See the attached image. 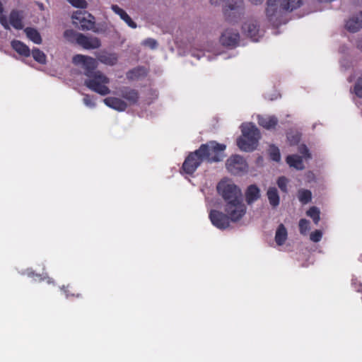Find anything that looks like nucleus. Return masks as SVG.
Listing matches in <instances>:
<instances>
[{"label": "nucleus", "instance_id": "nucleus-44", "mask_svg": "<svg viewBox=\"0 0 362 362\" xmlns=\"http://www.w3.org/2000/svg\"><path fill=\"white\" fill-rule=\"evenodd\" d=\"M76 34L72 30H67L64 32V37H69V36L74 35L76 37Z\"/></svg>", "mask_w": 362, "mask_h": 362}, {"label": "nucleus", "instance_id": "nucleus-29", "mask_svg": "<svg viewBox=\"0 0 362 362\" xmlns=\"http://www.w3.org/2000/svg\"><path fill=\"white\" fill-rule=\"evenodd\" d=\"M298 197L301 203L305 204L310 202L312 198V194L310 190L300 189L298 192Z\"/></svg>", "mask_w": 362, "mask_h": 362}, {"label": "nucleus", "instance_id": "nucleus-27", "mask_svg": "<svg viewBox=\"0 0 362 362\" xmlns=\"http://www.w3.org/2000/svg\"><path fill=\"white\" fill-rule=\"evenodd\" d=\"M27 37L32 40L34 43L40 45L42 43V40L39 32L33 28H26L24 30Z\"/></svg>", "mask_w": 362, "mask_h": 362}, {"label": "nucleus", "instance_id": "nucleus-6", "mask_svg": "<svg viewBox=\"0 0 362 362\" xmlns=\"http://www.w3.org/2000/svg\"><path fill=\"white\" fill-rule=\"evenodd\" d=\"M110 79L100 71H97L93 76L85 80L84 84L91 90L101 95H106L110 93V90L106 86Z\"/></svg>", "mask_w": 362, "mask_h": 362}, {"label": "nucleus", "instance_id": "nucleus-1", "mask_svg": "<svg viewBox=\"0 0 362 362\" xmlns=\"http://www.w3.org/2000/svg\"><path fill=\"white\" fill-rule=\"evenodd\" d=\"M226 145L211 141L202 144L199 149L189 153L185 158L182 169L187 174H192L204 160L209 163L221 161L223 158Z\"/></svg>", "mask_w": 362, "mask_h": 362}, {"label": "nucleus", "instance_id": "nucleus-41", "mask_svg": "<svg viewBox=\"0 0 362 362\" xmlns=\"http://www.w3.org/2000/svg\"><path fill=\"white\" fill-rule=\"evenodd\" d=\"M299 152L303 155L304 158H310V154L306 146L301 145L299 146Z\"/></svg>", "mask_w": 362, "mask_h": 362}, {"label": "nucleus", "instance_id": "nucleus-17", "mask_svg": "<svg viewBox=\"0 0 362 362\" xmlns=\"http://www.w3.org/2000/svg\"><path fill=\"white\" fill-rule=\"evenodd\" d=\"M112 11L119 16V18L124 21L127 25L132 28H136V23L131 18V17L128 15V13L122 8H120L117 4H113L111 6Z\"/></svg>", "mask_w": 362, "mask_h": 362}, {"label": "nucleus", "instance_id": "nucleus-36", "mask_svg": "<svg viewBox=\"0 0 362 362\" xmlns=\"http://www.w3.org/2000/svg\"><path fill=\"white\" fill-rule=\"evenodd\" d=\"M288 180L285 177H280L277 180V185L284 192H287Z\"/></svg>", "mask_w": 362, "mask_h": 362}, {"label": "nucleus", "instance_id": "nucleus-22", "mask_svg": "<svg viewBox=\"0 0 362 362\" xmlns=\"http://www.w3.org/2000/svg\"><path fill=\"white\" fill-rule=\"evenodd\" d=\"M120 95L127 100L129 104H135L139 99L138 92L129 88H123L121 90Z\"/></svg>", "mask_w": 362, "mask_h": 362}, {"label": "nucleus", "instance_id": "nucleus-46", "mask_svg": "<svg viewBox=\"0 0 362 362\" xmlns=\"http://www.w3.org/2000/svg\"><path fill=\"white\" fill-rule=\"evenodd\" d=\"M264 0H250V1L255 5L260 4L263 2Z\"/></svg>", "mask_w": 362, "mask_h": 362}, {"label": "nucleus", "instance_id": "nucleus-10", "mask_svg": "<svg viewBox=\"0 0 362 362\" xmlns=\"http://www.w3.org/2000/svg\"><path fill=\"white\" fill-rule=\"evenodd\" d=\"M228 170L233 175H238L247 170V163L245 160L238 155L229 158L226 163Z\"/></svg>", "mask_w": 362, "mask_h": 362}, {"label": "nucleus", "instance_id": "nucleus-39", "mask_svg": "<svg viewBox=\"0 0 362 362\" xmlns=\"http://www.w3.org/2000/svg\"><path fill=\"white\" fill-rule=\"evenodd\" d=\"M90 30L95 33H104L107 30V27L105 24H98L96 25L95 23L94 22L93 25V29Z\"/></svg>", "mask_w": 362, "mask_h": 362}, {"label": "nucleus", "instance_id": "nucleus-45", "mask_svg": "<svg viewBox=\"0 0 362 362\" xmlns=\"http://www.w3.org/2000/svg\"><path fill=\"white\" fill-rule=\"evenodd\" d=\"M357 48L362 52V36L361 38L357 42Z\"/></svg>", "mask_w": 362, "mask_h": 362}, {"label": "nucleus", "instance_id": "nucleus-34", "mask_svg": "<svg viewBox=\"0 0 362 362\" xmlns=\"http://www.w3.org/2000/svg\"><path fill=\"white\" fill-rule=\"evenodd\" d=\"M73 6L80 8H86L87 2L85 0H67Z\"/></svg>", "mask_w": 362, "mask_h": 362}, {"label": "nucleus", "instance_id": "nucleus-12", "mask_svg": "<svg viewBox=\"0 0 362 362\" xmlns=\"http://www.w3.org/2000/svg\"><path fill=\"white\" fill-rule=\"evenodd\" d=\"M76 42L86 49H95L101 46V42L98 37L86 36L79 33L76 34Z\"/></svg>", "mask_w": 362, "mask_h": 362}, {"label": "nucleus", "instance_id": "nucleus-38", "mask_svg": "<svg viewBox=\"0 0 362 362\" xmlns=\"http://www.w3.org/2000/svg\"><path fill=\"white\" fill-rule=\"evenodd\" d=\"M322 237V233L320 230H316L311 233L310 235V239L314 243H318Z\"/></svg>", "mask_w": 362, "mask_h": 362}, {"label": "nucleus", "instance_id": "nucleus-16", "mask_svg": "<svg viewBox=\"0 0 362 362\" xmlns=\"http://www.w3.org/2000/svg\"><path fill=\"white\" fill-rule=\"evenodd\" d=\"M261 197L260 189L256 185H249L245 192V202L248 205L252 204Z\"/></svg>", "mask_w": 362, "mask_h": 362}, {"label": "nucleus", "instance_id": "nucleus-11", "mask_svg": "<svg viewBox=\"0 0 362 362\" xmlns=\"http://www.w3.org/2000/svg\"><path fill=\"white\" fill-rule=\"evenodd\" d=\"M242 31L243 34L252 38L254 41H257L258 37L261 35L259 24L253 18L247 19L243 23Z\"/></svg>", "mask_w": 362, "mask_h": 362}, {"label": "nucleus", "instance_id": "nucleus-31", "mask_svg": "<svg viewBox=\"0 0 362 362\" xmlns=\"http://www.w3.org/2000/svg\"><path fill=\"white\" fill-rule=\"evenodd\" d=\"M33 57L35 61L40 64H45L46 62V56L43 52L40 51L39 49L35 48L32 51Z\"/></svg>", "mask_w": 362, "mask_h": 362}, {"label": "nucleus", "instance_id": "nucleus-25", "mask_svg": "<svg viewBox=\"0 0 362 362\" xmlns=\"http://www.w3.org/2000/svg\"><path fill=\"white\" fill-rule=\"evenodd\" d=\"M11 46L13 49H15L18 54L23 56L28 57L30 54L29 47L21 41L13 40L11 42Z\"/></svg>", "mask_w": 362, "mask_h": 362}, {"label": "nucleus", "instance_id": "nucleus-42", "mask_svg": "<svg viewBox=\"0 0 362 362\" xmlns=\"http://www.w3.org/2000/svg\"><path fill=\"white\" fill-rule=\"evenodd\" d=\"M287 139L289 141L290 144L291 145H294L297 144L300 140V136L298 134H296L294 135H291V134H288Z\"/></svg>", "mask_w": 362, "mask_h": 362}, {"label": "nucleus", "instance_id": "nucleus-18", "mask_svg": "<svg viewBox=\"0 0 362 362\" xmlns=\"http://www.w3.org/2000/svg\"><path fill=\"white\" fill-rule=\"evenodd\" d=\"M257 122L261 127L269 130L274 129L276 126L278 119L275 116L258 115Z\"/></svg>", "mask_w": 362, "mask_h": 362}, {"label": "nucleus", "instance_id": "nucleus-37", "mask_svg": "<svg viewBox=\"0 0 362 362\" xmlns=\"http://www.w3.org/2000/svg\"><path fill=\"white\" fill-rule=\"evenodd\" d=\"M354 91L357 96L362 98V75L357 80L354 87Z\"/></svg>", "mask_w": 362, "mask_h": 362}, {"label": "nucleus", "instance_id": "nucleus-28", "mask_svg": "<svg viewBox=\"0 0 362 362\" xmlns=\"http://www.w3.org/2000/svg\"><path fill=\"white\" fill-rule=\"evenodd\" d=\"M144 75H146V69L142 67H137L128 71L127 77L130 80H135Z\"/></svg>", "mask_w": 362, "mask_h": 362}, {"label": "nucleus", "instance_id": "nucleus-4", "mask_svg": "<svg viewBox=\"0 0 362 362\" xmlns=\"http://www.w3.org/2000/svg\"><path fill=\"white\" fill-rule=\"evenodd\" d=\"M241 131L243 136L237 141L238 147L247 152L254 151L260 139L259 129L252 123H245L241 125Z\"/></svg>", "mask_w": 362, "mask_h": 362}, {"label": "nucleus", "instance_id": "nucleus-35", "mask_svg": "<svg viewBox=\"0 0 362 362\" xmlns=\"http://www.w3.org/2000/svg\"><path fill=\"white\" fill-rule=\"evenodd\" d=\"M141 45L153 49L157 47L158 43L157 41L153 38H147L141 42Z\"/></svg>", "mask_w": 362, "mask_h": 362}, {"label": "nucleus", "instance_id": "nucleus-30", "mask_svg": "<svg viewBox=\"0 0 362 362\" xmlns=\"http://www.w3.org/2000/svg\"><path fill=\"white\" fill-rule=\"evenodd\" d=\"M306 214L313 219L315 224H318L320 220V211L317 207L312 206L308 211H307Z\"/></svg>", "mask_w": 362, "mask_h": 362}, {"label": "nucleus", "instance_id": "nucleus-26", "mask_svg": "<svg viewBox=\"0 0 362 362\" xmlns=\"http://www.w3.org/2000/svg\"><path fill=\"white\" fill-rule=\"evenodd\" d=\"M287 238V230L283 224H280L276 231L275 241L277 245H282Z\"/></svg>", "mask_w": 362, "mask_h": 362}, {"label": "nucleus", "instance_id": "nucleus-5", "mask_svg": "<svg viewBox=\"0 0 362 362\" xmlns=\"http://www.w3.org/2000/svg\"><path fill=\"white\" fill-rule=\"evenodd\" d=\"M216 188L218 194L225 201V204L242 199L241 189L228 179L221 180L217 185Z\"/></svg>", "mask_w": 362, "mask_h": 362}, {"label": "nucleus", "instance_id": "nucleus-24", "mask_svg": "<svg viewBox=\"0 0 362 362\" xmlns=\"http://www.w3.org/2000/svg\"><path fill=\"white\" fill-rule=\"evenodd\" d=\"M287 163L297 170L304 169L302 157L298 155H291L286 158Z\"/></svg>", "mask_w": 362, "mask_h": 362}, {"label": "nucleus", "instance_id": "nucleus-2", "mask_svg": "<svg viewBox=\"0 0 362 362\" xmlns=\"http://www.w3.org/2000/svg\"><path fill=\"white\" fill-rule=\"evenodd\" d=\"M302 4L303 0H267L266 14L269 20L277 25L282 23L284 11H292Z\"/></svg>", "mask_w": 362, "mask_h": 362}, {"label": "nucleus", "instance_id": "nucleus-13", "mask_svg": "<svg viewBox=\"0 0 362 362\" xmlns=\"http://www.w3.org/2000/svg\"><path fill=\"white\" fill-rule=\"evenodd\" d=\"M209 218L214 226L220 229H225L230 226V220L227 214L212 210L210 212Z\"/></svg>", "mask_w": 362, "mask_h": 362}, {"label": "nucleus", "instance_id": "nucleus-40", "mask_svg": "<svg viewBox=\"0 0 362 362\" xmlns=\"http://www.w3.org/2000/svg\"><path fill=\"white\" fill-rule=\"evenodd\" d=\"M83 101L87 107L93 108L95 106V103L93 101L89 95H85Z\"/></svg>", "mask_w": 362, "mask_h": 362}, {"label": "nucleus", "instance_id": "nucleus-32", "mask_svg": "<svg viewBox=\"0 0 362 362\" xmlns=\"http://www.w3.org/2000/svg\"><path fill=\"white\" fill-rule=\"evenodd\" d=\"M310 222L307 219L302 218L299 221V230L300 234L306 235L307 232L310 230Z\"/></svg>", "mask_w": 362, "mask_h": 362}, {"label": "nucleus", "instance_id": "nucleus-19", "mask_svg": "<svg viewBox=\"0 0 362 362\" xmlns=\"http://www.w3.org/2000/svg\"><path fill=\"white\" fill-rule=\"evenodd\" d=\"M104 103L117 111H124L127 107V104L122 99L115 97H109L104 99Z\"/></svg>", "mask_w": 362, "mask_h": 362}, {"label": "nucleus", "instance_id": "nucleus-14", "mask_svg": "<svg viewBox=\"0 0 362 362\" xmlns=\"http://www.w3.org/2000/svg\"><path fill=\"white\" fill-rule=\"evenodd\" d=\"M238 32L230 29H227L223 32L220 37V42L223 46L230 47L236 45L239 40Z\"/></svg>", "mask_w": 362, "mask_h": 362}, {"label": "nucleus", "instance_id": "nucleus-20", "mask_svg": "<svg viewBox=\"0 0 362 362\" xmlns=\"http://www.w3.org/2000/svg\"><path fill=\"white\" fill-rule=\"evenodd\" d=\"M98 60L108 66H114L117 63L118 56L116 53L103 52L97 55Z\"/></svg>", "mask_w": 362, "mask_h": 362}, {"label": "nucleus", "instance_id": "nucleus-8", "mask_svg": "<svg viewBox=\"0 0 362 362\" xmlns=\"http://www.w3.org/2000/svg\"><path fill=\"white\" fill-rule=\"evenodd\" d=\"M72 62L76 65H79L83 69V74L88 78L93 76L96 71L98 67V61L88 56L76 54L74 56Z\"/></svg>", "mask_w": 362, "mask_h": 362}, {"label": "nucleus", "instance_id": "nucleus-15", "mask_svg": "<svg viewBox=\"0 0 362 362\" xmlns=\"http://www.w3.org/2000/svg\"><path fill=\"white\" fill-rule=\"evenodd\" d=\"M345 28L351 33L358 32L362 28V11L351 16L346 22Z\"/></svg>", "mask_w": 362, "mask_h": 362}, {"label": "nucleus", "instance_id": "nucleus-23", "mask_svg": "<svg viewBox=\"0 0 362 362\" xmlns=\"http://www.w3.org/2000/svg\"><path fill=\"white\" fill-rule=\"evenodd\" d=\"M267 196L269 199V202L272 207L276 208L279 205L280 198L278 190L276 187H269L267 192Z\"/></svg>", "mask_w": 362, "mask_h": 362}, {"label": "nucleus", "instance_id": "nucleus-33", "mask_svg": "<svg viewBox=\"0 0 362 362\" xmlns=\"http://www.w3.org/2000/svg\"><path fill=\"white\" fill-rule=\"evenodd\" d=\"M269 152H270V156L273 160L276 161V162L280 160L281 155H280V152H279V150L278 148L274 147V146H271L270 149H269Z\"/></svg>", "mask_w": 362, "mask_h": 362}, {"label": "nucleus", "instance_id": "nucleus-3", "mask_svg": "<svg viewBox=\"0 0 362 362\" xmlns=\"http://www.w3.org/2000/svg\"><path fill=\"white\" fill-rule=\"evenodd\" d=\"M213 6L222 4V11L229 22H238L245 14V7L243 0H209Z\"/></svg>", "mask_w": 362, "mask_h": 362}, {"label": "nucleus", "instance_id": "nucleus-43", "mask_svg": "<svg viewBox=\"0 0 362 362\" xmlns=\"http://www.w3.org/2000/svg\"><path fill=\"white\" fill-rule=\"evenodd\" d=\"M0 23L5 29H10L9 25L7 21V18L4 15H0Z\"/></svg>", "mask_w": 362, "mask_h": 362}, {"label": "nucleus", "instance_id": "nucleus-9", "mask_svg": "<svg viewBox=\"0 0 362 362\" xmlns=\"http://www.w3.org/2000/svg\"><path fill=\"white\" fill-rule=\"evenodd\" d=\"M73 24L78 26L82 30H90L93 29L95 18L86 11H77L71 16Z\"/></svg>", "mask_w": 362, "mask_h": 362}, {"label": "nucleus", "instance_id": "nucleus-7", "mask_svg": "<svg viewBox=\"0 0 362 362\" xmlns=\"http://www.w3.org/2000/svg\"><path fill=\"white\" fill-rule=\"evenodd\" d=\"M247 208L242 199L229 202L224 205V211L231 222L239 221L246 214Z\"/></svg>", "mask_w": 362, "mask_h": 362}, {"label": "nucleus", "instance_id": "nucleus-21", "mask_svg": "<svg viewBox=\"0 0 362 362\" xmlns=\"http://www.w3.org/2000/svg\"><path fill=\"white\" fill-rule=\"evenodd\" d=\"M22 12L13 10L9 15V22L11 25L17 30L23 28Z\"/></svg>", "mask_w": 362, "mask_h": 362}]
</instances>
